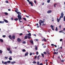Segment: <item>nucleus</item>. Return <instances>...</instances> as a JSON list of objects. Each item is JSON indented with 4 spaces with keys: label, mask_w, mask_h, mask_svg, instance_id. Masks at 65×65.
Returning a JSON list of instances; mask_svg holds the SVG:
<instances>
[{
    "label": "nucleus",
    "mask_w": 65,
    "mask_h": 65,
    "mask_svg": "<svg viewBox=\"0 0 65 65\" xmlns=\"http://www.w3.org/2000/svg\"><path fill=\"white\" fill-rule=\"evenodd\" d=\"M60 15H61L59 19L58 18L57 19L58 22H59V21L61 20V18H63L64 17V14H63V12H61L60 14Z\"/></svg>",
    "instance_id": "obj_1"
},
{
    "label": "nucleus",
    "mask_w": 65,
    "mask_h": 65,
    "mask_svg": "<svg viewBox=\"0 0 65 65\" xmlns=\"http://www.w3.org/2000/svg\"><path fill=\"white\" fill-rule=\"evenodd\" d=\"M17 17L18 18L19 21L20 22V23H22V21H20V20H22V16L21 15H20V14H18V15Z\"/></svg>",
    "instance_id": "obj_2"
},
{
    "label": "nucleus",
    "mask_w": 65,
    "mask_h": 65,
    "mask_svg": "<svg viewBox=\"0 0 65 65\" xmlns=\"http://www.w3.org/2000/svg\"><path fill=\"white\" fill-rule=\"evenodd\" d=\"M45 22V21H42V20H40L39 21V23L40 25V26H41V23L42 24L44 23V22Z\"/></svg>",
    "instance_id": "obj_3"
},
{
    "label": "nucleus",
    "mask_w": 65,
    "mask_h": 65,
    "mask_svg": "<svg viewBox=\"0 0 65 65\" xmlns=\"http://www.w3.org/2000/svg\"><path fill=\"white\" fill-rule=\"evenodd\" d=\"M28 2H29V4H30L31 6H33V3L32 2V1L30 2L29 0H27Z\"/></svg>",
    "instance_id": "obj_4"
},
{
    "label": "nucleus",
    "mask_w": 65,
    "mask_h": 65,
    "mask_svg": "<svg viewBox=\"0 0 65 65\" xmlns=\"http://www.w3.org/2000/svg\"><path fill=\"white\" fill-rule=\"evenodd\" d=\"M15 12H16L17 14H20V15H21V13L20 12H18L16 10L15 11Z\"/></svg>",
    "instance_id": "obj_5"
},
{
    "label": "nucleus",
    "mask_w": 65,
    "mask_h": 65,
    "mask_svg": "<svg viewBox=\"0 0 65 65\" xmlns=\"http://www.w3.org/2000/svg\"><path fill=\"white\" fill-rule=\"evenodd\" d=\"M28 54L29 53H28V52H26L25 54V56H28Z\"/></svg>",
    "instance_id": "obj_6"
},
{
    "label": "nucleus",
    "mask_w": 65,
    "mask_h": 65,
    "mask_svg": "<svg viewBox=\"0 0 65 65\" xmlns=\"http://www.w3.org/2000/svg\"><path fill=\"white\" fill-rule=\"evenodd\" d=\"M4 21L6 23H8V21H7V20H6V19H4Z\"/></svg>",
    "instance_id": "obj_7"
},
{
    "label": "nucleus",
    "mask_w": 65,
    "mask_h": 65,
    "mask_svg": "<svg viewBox=\"0 0 65 65\" xmlns=\"http://www.w3.org/2000/svg\"><path fill=\"white\" fill-rule=\"evenodd\" d=\"M52 12V10H49L47 11V13H51Z\"/></svg>",
    "instance_id": "obj_8"
},
{
    "label": "nucleus",
    "mask_w": 65,
    "mask_h": 65,
    "mask_svg": "<svg viewBox=\"0 0 65 65\" xmlns=\"http://www.w3.org/2000/svg\"><path fill=\"white\" fill-rule=\"evenodd\" d=\"M17 41H18V42H20L21 41V40L20 39L18 38L17 39Z\"/></svg>",
    "instance_id": "obj_9"
},
{
    "label": "nucleus",
    "mask_w": 65,
    "mask_h": 65,
    "mask_svg": "<svg viewBox=\"0 0 65 65\" xmlns=\"http://www.w3.org/2000/svg\"><path fill=\"white\" fill-rule=\"evenodd\" d=\"M46 41V40L45 39V38H44L43 39H42V41Z\"/></svg>",
    "instance_id": "obj_10"
},
{
    "label": "nucleus",
    "mask_w": 65,
    "mask_h": 65,
    "mask_svg": "<svg viewBox=\"0 0 65 65\" xmlns=\"http://www.w3.org/2000/svg\"><path fill=\"white\" fill-rule=\"evenodd\" d=\"M16 63V62L14 61L13 62H11V64H12L13 65V64H14V63Z\"/></svg>",
    "instance_id": "obj_11"
},
{
    "label": "nucleus",
    "mask_w": 65,
    "mask_h": 65,
    "mask_svg": "<svg viewBox=\"0 0 65 65\" xmlns=\"http://www.w3.org/2000/svg\"><path fill=\"white\" fill-rule=\"evenodd\" d=\"M12 38H13V39H15V36L13 35L12 36Z\"/></svg>",
    "instance_id": "obj_12"
},
{
    "label": "nucleus",
    "mask_w": 65,
    "mask_h": 65,
    "mask_svg": "<svg viewBox=\"0 0 65 65\" xmlns=\"http://www.w3.org/2000/svg\"><path fill=\"white\" fill-rule=\"evenodd\" d=\"M8 37L10 39H12V38L11 37V35H9L8 36Z\"/></svg>",
    "instance_id": "obj_13"
},
{
    "label": "nucleus",
    "mask_w": 65,
    "mask_h": 65,
    "mask_svg": "<svg viewBox=\"0 0 65 65\" xmlns=\"http://www.w3.org/2000/svg\"><path fill=\"white\" fill-rule=\"evenodd\" d=\"M7 51H10V47H9L7 48Z\"/></svg>",
    "instance_id": "obj_14"
},
{
    "label": "nucleus",
    "mask_w": 65,
    "mask_h": 65,
    "mask_svg": "<svg viewBox=\"0 0 65 65\" xmlns=\"http://www.w3.org/2000/svg\"><path fill=\"white\" fill-rule=\"evenodd\" d=\"M0 41L1 42H3V40L2 39H0Z\"/></svg>",
    "instance_id": "obj_15"
},
{
    "label": "nucleus",
    "mask_w": 65,
    "mask_h": 65,
    "mask_svg": "<svg viewBox=\"0 0 65 65\" xmlns=\"http://www.w3.org/2000/svg\"><path fill=\"white\" fill-rule=\"evenodd\" d=\"M0 23L1 24H3L4 23V21H0Z\"/></svg>",
    "instance_id": "obj_16"
},
{
    "label": "nucleus",
    "mask_w": 65,
    "mask_h": 65,
    "mask_svg": "<svg viewBox=\"0 0 65 65\" xmlns=\"http://www.w3.org/2000/svg\"><path fill=\"white\" fill-rule=\"evenodd\" d=\"M27 35H28V36H31V33H30L28 34Z\"/></svg>",
    "instance_id": "obj_17"
},
{
    "label": "nucleus",
    "mask_w": 65,
    "mask_h": 65,
    "mask_svg": "<svg viewBox=\"0 0 65 65\" xmlns=\"http://www.w3.org/2000/svg\"><path fill=\"white\" fill-rule=\"evenodd\" d=\"M46 52L47 53V54H48V55H50V53H49V51H46Z\"/></svg>",
    "instance_id": "obj_18"
},
{
    "label": "nucleus",
    "mask_w": 65,
    "mask_h": 65,
    "mask_svg": "<svg viewBox=\"0 0 65 65\" xmlns=\"http://www.w3.org/2000/svg\"><path fill=\"white\" fill-rule=\"evenodd\" d=\"M30 42L32 44H33V41L32 40H30Z\"/></svg>",
    "instance_id": "obj_19"
},
{
    "label": "nucleus",
    "mask_w": 65,
    "mask_h": 65,
    "mask_svg": "<svg viewBox=\"0 0 65 65\" xmlns=\"http://www.w3.org/2000/svg\"><path fill=\"white\" fill-rule=\"evenodd\" d=\"M27 38H28V37H27V36H26L24 37V39H27Z\"/></svg>",
    "instance_id": "obj_20"
},
{
    "label": "nucleus",
    "mask_w": 65,
    "mask_h": 65,
    "mask_svg": "<svg viewBox=\"0 0 65 65\" xmlns=\"http://www.w3.org/2000/svg\"><path fill=\"white\" fill-rule=\"evenodd\" d=\"M40 55H39L37 57V58L38 59V60H39V57H40Z\"/></svg>",
    "instance_id": "obj_21"
},
{
    "label": "nucleus",
    "mask_w": 65,
    "mask_h": 65,
    "mask_svg": "<svg viewBox=\"0 0 65 65\" xmlns=\"http://www.w3.org/2000/svg\"><path fill=\"white\" fill-rule=\"evenodd\" d=\"M9 53H10L11 54H12V51H11V50H10L9 51Z\"/></svg>",
    "instance_id": "obj_22"
},
{
    "label": "nucleus",
    "mask_w": 65,
    "mask_h": 65,
    "mask_svg": "<svg viewBox=\"0 0 65 65\" xmlns=\"http://www.w3.org/2000/svg\"><path fill=\"white\" fill-rule=\"evenodd\" d=\"M9 60H10V61L12 60V58H11V57H10L9 58Z\"/></svg>",
    "instance_id": "obj_23"
},
{
    "label": "nucleus",
    "mask_w": 65,
    "mask_h": 65,
    "mask_svg": "<svg viewBox=\"0 0 65 65\" xmlns=\"http://www.w3.org/2000/svg\"><path fill=\"white\" fill-rule=\"evenodd\" d=\"M7 63H8V64H9V63H10L11 61L9 60L7 61Z\"/></svg>",
    "instance_id": "obj_24"
},
{
    "label": "nucleus",
    "mask_w": 65,
    "mask_h": 65,
    "mask_svg": "<svg viewBox=\"0 0 65 65\" xmlns=\"http://www.w3.org/2000/svg\"><path fill=\"white\" fill-rule=\"evenodd\" d=\"M18 18H15L14 19V20H15V21H18Z\"/></svg>",
    "instance_id": "obj_25"
},
{
    "label": "nucleus",
    "mask_w": 65,
    "mask_h": 65,
    "mask_svg": "<svg viewBox=\"0 0 65 65\" xmlns=\"http://www.w3.org/2000/svg\"><path fill=\"white\" fill-rule=\"evenodd\" d=\"M22 52H26V50L25 49H23L22 50Z\"/></svg>",
    "instance_id": "obj_26"
},
{
    "label": "nucleus",
    "mask_w": 65,
    "mask_h": 65,
    "mask_svg": "<svg viewBox=\"0 0 65 65\" xmlns=\"http://www.w3.org/2000/svg\"><path fill=\"white\" fill-rule=\"evenodd\" d=\"M53 54H54V55H58V53H57L56 52H54L53 53Z\"/></svg>",
    "instance_id": "obj_27"
},
{
    "label": "nucleus",
    "mask_w": 65,
    "mask_h": 65,
    "mask_svg": "<svg viewBox=\"0 0 65 65\" xmlns=\"http://www.w3.org/2000/svg\"><path fill=\"white\" fill-rule=\"evenodd\" d=\"M7 64V62L6 61L4 62V64H5V65H6Z\"/></svg>",
    "instance_id": "obj_28"
},
{
    "label": "nucleus",
    "mask_w": 65,
    "mask_h": 65,
    "mask_svg": "<svg viewBox=\"0 0 65 65\" xmlns=\"http://www.w3.org/2000/svg\"><path fill=\"white\" fill-rule=\"evenodd\" d=\"M41 55H42V57L43 58H44V54H43L42 53L41 54Z\"/></svg>",
    "instance_id": "obj_29"
},
{
    "label": "nucleus",
    "mask_w": 65,
    "mask_h": 65,
    "mask_svg": "<svg viewBox=\"0 0 65 65\" xmlns=\"http://www.w3.org/2000/svg\"><path fill=\"white\" fill-rule=\"evenodd\" d=\"M22 43H23L24 44H25L26 43V41H23L22 42Z\"/></svg>",
    "instance_id": "obj_30"
},
{
    "label": "nucleus",
    "mask_w": 65,
    "mask_h": 65,
    "mask_svg": "<svg viewBox=\"0 0 65 65\" xmlns=\"http://www.w3.org/2000/svg\"><path fill=\"white\" fill-rule=\"evenodd\" d=\"M32 63H33V64H36V62L35 61H34V62H32Z\"/></svg>",
    "instance_id": "obj_31"
},
{
    "label": "nucleus",
    "mask_w": 65,
    "mask_h": 65,
    "mask_svg": "<svg viewBox=\"0 0 65 65\" xmlns=\"http://www.w3.org/2000/svg\"><path fill=\"white\" fill-rule=\"evenodd\" d=\"M35 50H36V51H37V46H36L35 47Z\"/></svg>",
    "instance_id": "obj_32"
},
{
    "label": "nucleus",
    "mask_w": 65,
    "mask_h": 65,
    "mask_svg": "<svg viewBox=\"0 0 65 65\" xmlns=\"http://www.w3.org/2000/svg\"><path fill=\"white\" fill-rule=\"evenodd\" d=\"M50 1H51V0H48L47 2V3H50Z\"/></svg>",
    "instance_id": "obj_33"
},
{
    "label": "nucleus",
    "mask_w": 65,
    "mask_h": 65,
    "mask_svg": "<svg viewBox=\"0 0 65 65\" xmlns=\"http://www.w3.org/2000/svg\"><path fill=\"white\" fill-rule=\"evenodd\" d=\"M39 54L38 52H36V54L37 55H38Z\"/></svg>",
    "instance_id": "obj_34"
},
{
    "label": "nucleus",
    "mask_w": 65,
    "mask_h": 65,
    "mask_svg": "<svg viewBox=\"0 0 65 65\" xmlns=\"http://www.w3.org/2000/svg\"><path fill=\"white\" fill-rule=\"evenodd\" d=\"M43 54H44V55H46V52H43Z\"/></svg>",
    "instance_id": "obj_35"
},
{
    "label": "nucleus",
    "mask_w": 65,
    "mask_h": 65,
    "mask_svg": "<svg viewBox=\"0 0 65 65\" xmlns=\"http://www.w3.org/2000/svg\"><path fill=\"white\" fill-rule=\"evenodd\" d=\"M2 50H0V54H2Z\"/></svg>",
    "instance_id": "obj_36"
},
{
    "label": "nucleus",
    "mask_w": 65,
    "mask_h": 65,
    "mask_svg": "<svg viewBox=\"0 0 65 65\" xmlns=\"http://www.w3.org/2000/svg\"><path fill=\"white\" fill-rule=\"evenodd\" d=\"M37 65H39V61H38L37 63Z\"/></svg>",
    "instance_id": "obj_37"
},
{
    "label": "nucleus",
    "mask_w": 65,
    "mask_h": 65,
    "mask_svg": "<svg viewBox=\"0 0 65 65\" xmlns=\"http://www.w3.org/2000/svg\"><path fill=\"white\" fill-rule=\"evenodd\" d=\"M5 14L6 15H8V13L6 12H5Z\"/></svg>",
    "instance_id": "obj_38"
},
{
    "label": "nucleus",
    "mask_w": 65,
    "mask_h": 65,
    "mask_svg": "<svg viewBox=\"0 0 65 65\" xmlns=\"http://www.w3.org/2000/svg\"><path fill=\"white\" fill-rule=\"evenodd\" d=\"M51 28H54V26H52V25H51Z\"/></svg>",
    "instance_id": "obj_39"
},
{
    "label": "nucleus",
    "mask_w": 65,
    "mask_h": 65,
    "mask_svg": "<svg viewBox=\"0 0 65 65\" xmlns=\"http://www.w3.org/2000/svg\"><path fill=\"white\" fill-rule=\"evenodd\" d=\"M23 20H25V21H27L26 19L25 18H23Z\"/></svg>",
    "instance_id": "obj_40"
},
{
    "label": "nucleus",
    "mask_w": 65,
    "mask_h": 65,
    "mask_svg": "<svg viewBox=\"0 0 65 65\" xmlns=\"http://www.w3.org/2000/svg\"><path fill=\"white\" fill-rule=\"evenodd\" d=\"M34 59H36V58H37V56H34Z\"/></svg>",
    "instance_id": "obj_41"
},
{
    "label": "nucleus",
    "mask_w": 65,
    "mask_h": 65,
    "mask_svg": "<svg viewBox=\"0 0 65 65\" xmlns=\"http://www.w3.org/2000/svg\"><path fill=\"white\" fill-rule=\"evenodd\" d=\"M27 37H28V39H30V38H31V37H30L29 36H28Z\"/></svg>",
    "instance_id": "obj_42"
},
{
    "label": "nucleus",
    "mask_w": 65,
    "mask_h": 65,
    "mask_svg": "<svg viewBox=\"0 0 65 65\" xmlns=\"http://www.w3.org/2000/svg\"><path fill=\"white\" fill-rule=\"evenodd\" d=\"M2 37H4V38H5V37H6V36L4 35H3L2 36Z\"/></svg>",
    "instance_id": "obj_43"
},
{
    "label": "nucleus",
    "mask_w": 65,
    "mask_h": 65,
    "mask_svg": "<svg viewBox=\"0 0 65 65\" xmlns=\"http://www.w3.org/2000/svg\"><path fill=\"white\" fill-rule=\"evenodd\" d=\"M55 30L56 31H58V28L57 27H56V29Z\"/></svg>",
    "instance_id": "obj_44"
},
{
    "label": "nucleus",
    "mask_w": 65,
    "mask_h": 65,
    "mask_svg": "<svg viewBox=\"0 0 65 65\" xmlns=\"http://www.w3.org/2000/svg\"><path fill=\"white\" fill-rule=\"evenodd\" d=\"M5 59L7 60V58H8V57H5Z\"/></svg>",
    "instance_id": "obj_45"
},
{
    "label": "nucleus",
    "mask_w": 65,
    "mask_h": 65,
    "mask_svg": "<svg viewBox=\"0 0 65 65\" xmlns=\"http://www.w3.org/2000/svg\"><path fill=\"white\" fill-rule=\"evenodd\" d=\"M63 21H65V16L63 18Z\"/></svg>",
    "instance_id": "obj_46"
},
{
    "label": "nucleus",
    "mask_w": 65,
    "mask_h": 65,
    "mask_svg": "<svg viewBox=\"0 0 65 65\" xmlns=\"http://www.w3.org/2000/svg\"><path fill=\"white\" fill-rule=\"evenodd\" d=\"M56 5H57V4H56L54 5V7H56Z\"/></svg>",
    "instance_id": "obj_47"
},
{
    "label": "nucleus",
    "mask_w": 65,
    "mask_h": 65,
    "mask_svg": "<svg viewBox=\"0 0 65 65\" xmlns=\"http://www.w3.org/2000/svg\"><path fill=\"white\" fill-rule=\"evenodd\" d=\"M46 45H44L43 46V48H45V47H46Z\"/></svg>",
    "instance_id": "obj_48"
},
{
    "label": "nucleus",
    "mask_w": 65,
    "mask_h": 65,
    "mask_svg": "<svg viewBox=\"0 0 65 65\" xmlns=\"http://www.w3.org/2000/svg\"><path fill=\"white\" fill-rule=\"evenodd\" d=\"M22 35H23V33H21L20 34V36H21Z\"/></svg>",
    "instance_id": "obj_49"
},
{
    "label": "nucleus",
    "mask_w": 65,
    "mask_h": 65,
    "mask_svg": "<svg viewBox=\"0 0 65 65\" xmlns=\"http://www.w3.org/2000/svg\"><path fill=\"white\" fill-rule=\"evenodd\" d=\"M25 17H27V18H29V16H27V15H26Z\"/></svg>",
    "instance_id": "obj_50"
},
{
    "label": "nucleus",
    "mask_w": 65,
    "mask_h": 65,
    "mask_svg": "<svg viewBox=\"0 0 65 65\" xmlns=\"http://www.w3.org/2000/svg\"><path fill=\"white\" fill-rule=\"evenodd\" d=\"M32 53H31L30 54V56H32Z\"/></svg>",
    "instance_id": "obj_51"
},
{
    "label": "nucleus",
    "mask_w": 65,
    "mask_h": 65,
    "mask_svg": "<svg viewBox=\"0 0 65 65\" xmlns=\"http://www.w3.org/2000/svg\"><path fill=\"white\" fill-rule=\"evenodd\" d=\"M36 40L37 41H39V40H38V39H36Z\"/></svg>",
    "instance_id": "obj_52"
},
{
    "label": "nucleus",
    "mask_w": 65,
    "mask_h": 65,
    "mask_svg": "<svg viewBox=\"0 0 65 65\" xmlns=\"http://www.w3.org/2000/svg\"><path fill=\"white\" fill-rule=\"evenodd\" d=\"M51 45L52 46H54V44H51Z\"/></svg>",
    "instance_id": "obj_53"
},
{
    "label": "nucleus",
    "mask_w": 65,
    "mask_h": 65,
    "mask_svg": "<svg viewBox=\"0 0 65 65\" xmlns=\"http://www.w3.org/2000/svg\"><path fill=\"white\" fill-rule=\"evenodd\" d=\"M58 49H59V48H57L56 50H55L56 51H58Z\"/></svg>",
    "instance_id": "obj_54"
},
{
    "label": "nucleus",
    "mask_w": 65,
    "mask_h": 65,
    "mask_svg": "<svg viewBox=\"0 0 65 65\" xmlns=\"http://www.w3.org/2000/svg\"><path fill=\"white\" fill-rule=\"evenodd\" d=\"M61 61L62 63H63V62H64V60H61Z\"/></svg>",
    "instance_id": "obj_55"
},
{
    "label": "nucleus",
    "mask_w": 65,
    "mask_h": 65,
    "mask_svg": "<svg viewBox=\"0 0 65 65\" xmlns=\"http://www.w3.org/2000/svg\"><path fill=\"white\" fill-rule=\"evenodd\" d=\"M6 2L7 3H8V1H6Z\"/></svg>",
    "instance_id": "obj_56"
},
{
    "label": "nucleus",
    "mask_w": 65,
    "mask_h": 65,
    "mask_svg": "<svg viewBox=\"0 0 65 65\" xmlns=\"http://www.w3.org/2000/svg\"><path fill=\"white\" fill-rule=\"evenodd\" d=\"M63 40V39H60V41H62V40Z\"/></svg>",
    "instance_id": "obj_57"
},
{
    "label": "nucleus",
    "mask_w": 65,
    "mask_h": 65,
    "mask_svg": "<svg viewBox=\"0 0 65 65\" xmlns=\"http://www.w3.org/2000/svg\"><path fill=\"white\" fill-rule=\"evenodd\" d=\"M42 25V26H45V24H44V23H43Z\"/></svg>",
    "instance_id": "obj_58"
},
{
    "label": "nucleus",
    "mask_w": 65,
    "mask_h": 65,
    "mask_svg": "<svg viewBox=\"0 0 65 65\" xmlns=\"http://www.w3.org/2000/svg\"><path fill=\"white\" fill-rule=\"evenodd\" d=\"M43 65V63H41L40 64V65Z\"/></svg>",
    "instance_id": "obj_59"
},
{
    "label": "nucleus",
    "mask_w": 65,
    "mask_h": 65,
    "mask_svg": "<svg viewBox=\"0 0 65 65\" xmlns=\"http://www.w3.org/2000/svg\"><path fill=\"white\" fill-rule=\"evenodd\" d=\"M34 2L35 4H36V1H34Z\"/></svg>",
    "instance_id": "obj_60"
},
{
    "label": "nucleus",
    "mask_w": 65,
    "mask_h": 65,
    "mask_svg": "<svg viewBox=\"0 0 65 65\" xmlns=\"http://www.w3.org/2000/svg\"><path fill=\"white\" fill-rule=\"evenodd\" d=\"M54 46L55 47H57V45H54Z\"/></svg>",
    "instance_id": "obj_61"
},
{
    "label": "nucleus",
    "mask_w": 65,
    "mask_h": 65,
    "mask_svg": "<svg viewBox=\"0 0 65 65\" xmlns=\"http://www.w3.org/2000/svg\"><path fill=\"white\" fill-rule=\"evenodd\" d=\"M8 11H10L11 10H10V9H8Z\"/></svg>",
    "instance_id": "obj_62"
},
{
    "label": "nucleus",
    "mask_w": 65,
    "mask_h": 65,
    "mask_svg": "<svg viewBox=\"0 0 65 65\" xmlns=\"http://www.w3.org/2000/svg\"><path fill=\"white\" fill-rule=\"evenodd\" d=\"M59 28H61V25H60L59 26Z\"/></svg>",
    "instance_id": "obj_63"
},
{
    "label": "nucleus",
    "mask_w": 65,
    "mask_h": 65,
    "mask_svg": "<svg viewBox=\"0 0 65 65\" xmlns=\"http://www.w3.org/2000/svg\"><path fill=\"white\" fill-rule=\"evenodd\" d=\"M2 63L3 64H4V61H2Z\"/></svg>",
    "instance_id": "obj_64"
}]
</instances>
